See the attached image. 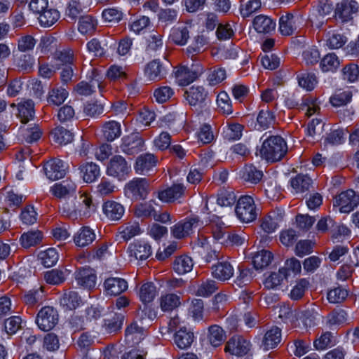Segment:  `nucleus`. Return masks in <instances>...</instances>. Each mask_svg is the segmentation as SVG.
<instances>
[{
    "instance_id": "nucleus-51",
    "label": "nucleus",
    "mask_w": 359,
    "mask_h": 359,
    "mask_svg": "<svg viewBox=\"0 0 359 359\" xmlns=\"http://www.w3.org/2000/svg\"><path fill=\"white\" fill-rule=\"evenodd\" d=\"M157 294L156 287L153 283L149 282L143 284L140 290V300L144 303H149L154 300Z\"/></svg>"
},
{
    "instance_id": "nucleus-48",
    "label": "nucleus",
    "mask_w": 359,
    "mask_h": 359,
    "mask_svg": "<svg viewBox=\"0 0 359 359\" xmlns=\"http://www.w3.org/2000/svg\"><path fill=\"white\" fill-rule=\"evenodd\" d=\"M273 259L271 252L262 250L252 257V263L256 269H262L269 265Z\"/></svg>"
},
{
    "instance_id": "nucleus-29",
    "label": "nucleus",
    "mask_w": 359,
    "mask_h": 359,
    "mask_svg": "<svg viewBox=\"0 0 359 359\" xmlns=\"http://www.w3.org/2000/svg\"><path fill=\"white\" fill-rule=\"evenodd\" d=\"M212 274L219 280H229L233 274V268L228 262H218L212 266Z\"/></svg>"
},
{
    "instance_id": "nucleus-34",
    "label": "nucleus",
    "mask_w": 359,
    "mask_h": 359,
    "mask_svg": "<svg viewBox=\"0 0 359 359\" xmlns=\"http://www.w3.org/2000/svg\"><path fill=\"white\" fill-rule=\"evenodd\" d=\"M159 302L160 307L164 312L172 311L181 304L180 297L173 293L162 295Z\"/></svg>"
},
{
    "instance_id": "nucleus-59",
    "label": "nucleus",
    "mask_w": 359,
    "mask_h": 359,
    "mask_svg": "<svg viewBox=\"0 0 359 359\" xmlns=\"http://www.w3.org/2000/svg\"><path fill=\"white\" fill-rule=\"evenodd\" d=\"M36 40L31 35L22 36L18 40V50L21 53H29L36 45Z\"/></svg>"
},
{
    "instance_id": "nucleus-5",
    "label": "nucleus",
    "mask_w": 359,
    "mask_h": 359,
    "mask_svg": "<svg viewBox=\"0 0 359 359\" xmlns=\"http://www.w3.org/2000/svg\"><path fill=\"white\" fill-rule=\"evenodd\" d=\"M171 67L172 65L166 59L163 62L155 59L145 66L144 75L149 81H158L165 76L168 70Z\"/></svg>"
},
{
    "instance_id": "nucleus-52",
    "label": "nucleus",
    "mask_w": 359,
    "mask_h": 359,
    "mask_svg": "<svg viewBox=\"0 0 359 359\" xmlns=\"http://www.w3.org/2000/svg\"><path fill=\"white\" fill-rule=\"evenodd\" d=\"M347 320V313L343 309H336L332 311L327 316V325L329 327L338 326Z\"/></svg>"
},
{
    "instance_id": "nucleus-33",
    "label": "nucleus",
    "mask_w": 359,
    "mask_h": 359,
    "mask_svg": "<svg viewBox=\"0 0 359 359\" xmlns=\"http://www.w3.org/2000/svg\"><path fill=\"white\" fill-rule=\"evenodd\" d=\"M95 238L94 231L88 226L82 227L74 236V241L79 247L90 244Z\"/></svg>"
},
{
    "instance_id": "nucleus-14",
    "label": "nucleus",
    "mask_w": 359,
    "mask_h": 359,
    "mask_svg": "<svg viewBox=\"0 0 359 359\" xmlns=\"http://www.w3.org/2000/svg\"><path fill=\"white\" fill-rule=\"evenodd\" d=\"M35 64V59L29 53H20L13 54V66L15 70L22 74L32 72Z\"/></svg>"
},
{
    "instance_id": "nucleus-12",
    "label": "nucleus",
    "mask_w": 359,
    "mask_h": 359,
    "mask_svg": "<svg viewBox=\"0 0 359 359\" xmlns=\"http://www.w3.org/2000/svg\"><path fill=\"white\" fill-rule=\"evenodd\" d=\"M202 73V68L198 65L191 67L181 66L175 72V78L180 86H187L196 79Z\"/></svg>"
},
{
    "instance_id": "nucleus-9",
    "label": "nucleus",
    "mask_w": 359,
    "mask_h": 359,
    "mask_svg": "<svg viewBox=\"0 0 359 359\" xmlns=\"http://www.w3.org/2000/svg\"><path fill=\"white\" fill-rule=\"evenodd\" d=\"M58 322L57 311L51 306L42 308L36 316V323L43 331L53 329Z\"/></svg>"
},
{
    "instance_id": "nucleus-21",
    "label": "nucleus",
    "mask_w": 359,
    "mask_h": 359,
    "mask_svg": "<svg viewBox=\"0 0 359 359\" xmlns=\"http://www.w3.org/2000/svg\"><path fill=\"white\" fill-rule=\"evenodd\" d=\"M123 320L122 313L111 312L104 320L103 328L108 334H116L121 330Z\"/></svg>"
},
{
    "instance_id": "nucleus-10",
    "label": "nucleus",
    "mask_w": 359,
    "mask_h": 359,
    "mask_svg": "<svg viewBox=\"0 0 359 359\" xmlns=\"http://www.w3.org/2000/svg\"><path fill=\"white\" fill-rule=\"evenodd\" d=\"M359 12V3L355 0H344L337 4L335 10L336 16L341 22H348L356 17Z\"/></svg>"
},
{
    "instance_id": "nucleus-13",
    "label": "nucleus",
    "mask_w": 359,
    "mask_h": 359,
    "mask_svg": "<svg viewBox=\"0 0 359 359\" xmlns=\"http://www.w3.org/2000/svg\"><path fill=\"white\" fill-rule=\"evenodd\" d=\"M250 342L242 336L232 337L227 341L224 351L231 355L242 356L248 353L250 350Z\"/></svg>"
},
{
    "instance_id": "nucleus-18",
    "label": "nucleus",
    "mask_w": 359,
    "mask_h": 359,
    "mask_svg": "<svg viewBox=\"0 0 359 359\" xmlns=\"http://www.w3.org/2000/svg\"><path fill=\"white\" fill-rule=\"evenodd\" d=\"M282 341V333L281 330L276 327H272L268 330L263 338L262 341V347L264 350H269L275 348L280 344Z\"/></svg>"
},
{
    "instance_id": "nucleus-3",
    "label": "nucleus",
    "mask_w": 359,
    "mask_h": 359,
    "mask_svg": "<svg viewBox=\"0 0 359 359\" xmlns=\"http://www.w3.org/2000/svg\"><path fill=\"white\" fill-rule=\"evenodd\" d=\"M254 199L250 196H243L237 201L235 212L237 217L243 222L255 221L258 215Z\"/></svg>"
},
{
    "instance_id": "nucleus-61",
    "label": "nucleus",
    "mask_w": 359,
    "mask_h": 359,
    "mask_svg": "<svg viewBox=\"0 0 359 359\" xmlns=\"http://www.w3.org/2000/svg\"><path fill=\"white\" fill-rule=\"evenodd\" d=\"M257 121L260 127L267 128L275 122V116L268 109L259 111Z\"/></svg>"
},
{
    "instance_id": "nucleus-19",
    "label": "nucleus",
    "mask_w": 359,
    "mask_h": 359,
    "mask_svg": "<svg viewBox=\"0 0 359 359\" xmlns=\"http://www.w3.org/2000/svg\"><path fill=\"white\" fill-rule=\"evenodd\" d=\"M74 201L79 216L88 217L92 212H95V205L92 202L91 197L86 194H79L75 197Z\"/></svg>"
},
{
    "instance_id": "nucleus-17",
    "label": "nucleus",
    "mask_w": 359,
    "mask_h": 359,
    "mask_svg": "<svg viewBox=\"0 0 359 359\" xmlns=\"http://www.w3.org/2000/svg\"><path fill=\"white\" fill-rule=\"evenodd\" d=\"M157 161L156 157L152 154H141L136 159L135 169L138 173L148 175L156 167Z\"/></svg>"
},
{
    "instance_id": "nucleus-27",
    "label": "nucleus",
    "mask_w": 359,
    "mask_h": 359,
    "mask_svg": "<svg viewBox=\"0 0 359 359\" xmlns=\"http://www.w3.org/2000/svg\"><path fill=\"white\" fill-rule=\"evenodd\" d=\"M104 288L108 294L118 295L128 288L127 282L121 278H109L105 280Z\"/></svg>"
},
{
    "instance_id": "nucleus-7",
    "label": "nucleus",
    "mask_w": 359,
    "mask_h": 359,
    "mask_svg": "<svg viewBox=\"0 0 359 359\" xmlns=\"http://www.w3.org/2000/svg\"><path fill=\"white\" fill-rule=\"evenodd\" d=\"M359 203V195L349 189L343 191L334 198V206H339V211L344 213H348L352 211Z\"/></svg>"
},
{
    "instance_id": "nucleus-4",
    "label": "nucleus",
    "mask_w": 359,
    "mask_h": 359,
    "mask_svg": "<svg viewBox=\"0 0 359 359\" xmlns=\"http://www.w3.org/2000/svg\"><path fill=\"white\" fill-rule=\"evenodd\" d=\"M125 194L135 201L144 200L149 191V182L145 178H134L125 186Z\"/></svg>"
},
{
    "instance_id": "nucleus-2",
    "label": "nucleus",
    "mask_w": 359,
    "mask_h": 359,
    "mask_svg": "<svg viewBox=\"0 0 359 359\" xmlns=\"http://www.w3.org/2000/svg\"><path fill=\"white\" fill-rule=\"evenodd\" d=\"M185 99L192 109L198 113L202 112L210 102L208 92L200 86H193L184 93Z\"/></svg>"
},
{
    "instance_id": "nucleus-50",
    "label": "nucleus",
    "mask_w": 359,
    "mask_h": 359,
    "mask_svg": "<svg viewBox=\"0 0 359 359\" xmlns=\"http://www.w3.org/2000/svg\"><path fill=\"white\" fill-rule=\"evenodd\" d=\"M351 97L352 93L349 90H343L339 89L331 96L330 102L334 107H341L349 102Z\"/></svg>"
},
{
    "instance_id": "nucleus-55",
    "label": "nucleus",
    "mask_w": 359,
    "mask_h": 359,
    "mask_svg": "<svg viewBox=\"0 0 359 359\" xmlns=\"http://www.w3.org/2000/svg\"><path fill=\"white\" fill-rule=\"evenodd\" d=\"M39 257L45 267H51L57 263L59 256L55 248H49L41 252Z\"/></svg>"
},
{
    "instance_id": "nucleus-58",
    "label": "nucleus",
    "mask_w": 359,
    "mask_h": 359,
    "mask_svg": "<svg viewBox=\"0 0 359 359\" xmlns=\"http://www.w3.org/2000/svg\"><path fill=\"white\" fill-rule=\"evenodd\" d=\"M54 58L59 62L56 65L57 66L73 65L74 54L72 50H57Z\"/></svg>"
},
{
    "instance_id": "nucleus-30",
    "label": "nucleus",
    "mask_w": 359,
    "mask_h": 359,
    "mask_svg": "<svg viewBox=\"0 0 359 359\" xmlns=\"http://www.w3.org/2000/svg\"><path fill=\"white\" fill-rule=\"evenodd\" d=\"M78 284L91 288L95 285L96 276L90 268H82L76 271L75 275Z\"/></svg>"
},
{
    "instance_id": "nucleus-41",
    "label": "nucleus",
    "mask_w": 359,
    "mask_h": 359,
    "mask_svg": "<svg viewBox=\"0 0 359 359\" xmlns=\"http://www.w3.org/2000/svg\"><path fill=\"white\" fill-rule=\"evenodd\" d=\"M172 41L180 46L184 45L189 38L188 27L184 25H179L172 28L170 35Z\"/></svg>"
},
{
    "instance_id": "nucleus-35",
    "label": "nucleus",
    "mask_w": 359,
    "mask_h": 359,
    "mask_svg": "<svg viewBox=\"0 0 359 359\" xmlns=\"http://www.w3.org/2000/svg\"><path fill=\"white\" fill-rule=\"evenodd\" d=\"M241 175L244 181L252 184H257L263 177V172L258 170L253 165H246L241 170Z\"/></svg>"
},
{
    "instance_id": "nucleus-31",
    "label": "nucleus",
    "mask_w": 359,
    "mask_h": 359,
    "mask_svg": "<svg viewBox=\"0 0 359 359\" xmlns=\"http://www.w3.org/2000/svg\"><path fill=\"white\" fill-rule=\"evenodd\" d=\"M290 184L297 194H303L312 187V180L308 175L299 174L291 179Z\"/></svg>"
},
{
    "instance_id": "nucleus-43",
    "label": "nucleus",
    "mask_w": 359,
    "mask_h": 359,
    "mask_svg": "<svg viewBox=\"0 0 359 359\" xmlns=\"http://www.w3.org/2000/svg\"><path fill=\"white\" fill-rule=\"evenodd\" d=\"M102 132L105 139L111 142L121 135V124L115 121L106 122L102 126Z\"/></svg>"
},
{
    "instance_id": "nucleus-36",
    "label": "nucleus",
    "mask_w": 359,
    "mask_h": 359,
    "mask_svg": "<svg viewBox=\"0 0 359 359\" xmlns=\"http://www.w3.org/2000/svg\"><path fill=\"white\" fill-rule=\"evenodd\" d=\"M18 116L23 123H27L34 116V103L31 100L18 104Z\"/></svg>"
},
{
    "instance_id": "nucleus-47",
    "label": "nucleus",
    "mask_w": 359,
    "mask_h": 359,
    "mask_svg": "<svg viewBox=\"0 0 359 359\" xmlns=\"http://www.w3.org/2000/svg\"><path fill=\"white\" fill-rule=\"evenodd\" d=\"M69 273V271L67 269H52L45 273L44 278L49 284L59 285L66 280Z\"/></svg>"
},
{
    "instance_id": "nucleus-44",
    "label": "nucleus",
    "mask_w": 359,
    "mask_h": 359,
    "mask_svg": "<svg viewBox=\"0 0 359 359\" xmlns=\"http://www.w3.org/2000/svg\"><path fill=\"white\" fill-rule=\"evenodd\" d=\"M225 339V332L221 327L217 325L209 327L208 339L212 346L215 347L220 346Z\"/></svg>"
},
{
    "instance_id": "nucleus-37",
    "label": "nucleus",
    "mask_w": 359,
    "mask_h": 359,
    "mask_svg": "<svg viewBox=\"0 0 359 359\" xmlns=\"http://www.w3.org/2000/svg\"><path fill=\"white\" fill-rule=\"evenodd\" d=\"M41 135L42 130L36 124H34L32 127L28 126L20 129V135L22 141L27 144H32L38 141L41 138Z\"/></svg>"
},
{
    "instance_id": "nucleus-22",
    "label": "nucleus",
    "mask_w": 359,
    "mask_h": 359,
    "mask_svg": "<svg viewBox=\"0 0 359 359\" xmlns=\"http://www.w3.org/2000/svg\"><path fill=\"white\" fill-rule=\"evenodd\" d=\"M103 212L105 216L111 221H118L124 215V207L119 203L108 201L103 204Z\"/></svg>"
},
{
    "instance_id": "nucleus-15",
    "label": "nucleus",
    "mask_w": 359,
    "mask_h": 359,
    "mask_svg": "<svg viewBox=\"0 0 359 359\" xmlns=\"http://www.w3.org/2000/svg\"><path fill=\"white\" fill-rule=\"evenodd\" d=\"M302 18L299 15L286 13L279 20V30L283 35H292L302 22Z\"/></svg>"
},
{
    "instance_id": "nucleus-39",
    "label": "nucleus",
    "mask_w": 359,
    "mask_h": 359,
    "mask_svg": "<svg viewBox=\"0 0 359 359\" xmlns=\"http://www.w3.org/2000/svg\"><path fill=\"white\" fill-rule=\"evenodd\" d=\"M194 266L192 259L187 255L180 256L175 258L173 262V270L179 275L190 272Z\"/></svg>"
},
{
    "instance_id": "nucleus-1",
    "label": "nucleus",
    "mask_w": 359,
    "mask_h": 359,
    "mask_svg": "<svg viewBox=\"0 0 359 359\" xmlns=\"http://www.w3.org/2000/svg\"><path fill=\"white\" fill-rule=\"evenodd\" d=\"M287 151V146L280 136H270L262 143L259 149L261 157L267 161L276 162L281 160Z\"/></svg>"
},
{
    "instance_id": "nucleus-45",
    "label": "nucleus",
    "mask_w": 359,
    "mask_h": 359,
    "mask_svg": "<svg viewBox=\"0 0 359 359\" xmlns=\"http://www.w3.org/2000/svg\"><path fill=\"white\" fill-rule=\"evenodd\" d=\"M54 142L60 145H66L73 140V134L63 127H57L51 132Z\"/></svg>"
},
{
    "instance_id": "nucleus-63",
    "label": "nucleus",
    "mask_w": 359,
    "mask_h": 359,
    "mask_svg": "<svg viewBox=\"0 0 359 359\" xmlns=\"http://www.w3.org/2000/svg\"><path fill=\"white\" fill-rule=\"evenodd\" d=\"M260 0H249L247 2H243L241 5L240 11L243 18L249 17L254 12L257 11L261 7Z\"/></svg>"
},
{
    "instance_id": "nucleus-32",
    "label": "nucleus",
    "mask_w": 359,
    "mask_h": 359,
    "mask_svg": "<svg viewBox=\"0 0 359 359\" xmlns=\"http://www.w3.org/2000/svg\"><path fill=\"white\" fill-rule=\"evenodd\" d=\"M253 25L257 32L263 34L270 33L276 27V23L273 20L263 15L255 18Z\"/></svg>"
},
{
    "instance_id": "nucleus-26",
    "label": "nucleus",
    "mask_w": 359,
    "mask_h": 359,
    "mask_svg": "<svg viewBox=\"0 0 359 359\" xmlns=\"http://www.w3.org/2000/svg\"><path fill=\"white\" fill-rule=\"evenodd\" d=\"M128 251L130 255L137 260H145L151 255V245L145 242L130 244Z\"/></svg>"
},
{
    "instance_id": "nucleus-46",
    "label": "nucleus",
    "mask_w": 359,
    "mask_h": 359,
    "mask_svg": "<svg viewBox=\"0 0 359 359\" xmlns=\"http://www.w3.org/2000/svg\"><path fill=\"white\" fill-rule=\"evenodd\" d=\"M67 91L61 87H54L49 90L47 102L49 104L59 106L62 104L67 97Z\"/></svg>"
},
{
    "instance_id": "nucleus-54",
    "label": "nucleus",
    "mask_w": 359,
    "mask_h": 359,
    "mask_svg": "<svg viewBox=\"0 0 359 359\" xmlns=\"http://www.w3.org/2000/svg\"><path fill=\"white\" fill-rule=\"evenodd\" d=\"M339 60L334 53L326 55L320 61V68L323 72H334L339 66Z\"/></svg>"
},
{
    "instance_id": "nucleus-8",
    "label": "nucleus",
    "mask_w": 359,
    "mask_h": 359,
    "mask_svg": "<svg viewBox=\"0 0 359 359\" xmlns=\"http://www.w3.org/2000/svg\"><path fill=\"white\" fill-rule=\"evenodd\" d=\"M88 79V81H81L75 86L74 90L78 94L88 96L95 92L97 89L102 90V76L97 70L93 69Z\"/></svg>"
},
{
    "instance_id": "nucleus-16",
    "label": "nucleus",
    "mask_w": 359,
    "mask_h": 359,
    "mask_svg": "<svg viewBox=\"0 0 359 359\" xmlns=\"http://www.w3.org/2000/svg\"><path fill=\"white\" fill-rule=\"evenodd\" d=\"M45 174L50 180L62 178L66 174V167L63 161L59 158H52L44 164Z\"/></svg>"
},
{
    "instance_id": "nucleus-64",
    "label": "nucleus",
    "mask_w": 359,
    "mask_h": 359,
    "mask_svg": "<svg viewBox=\"0 0 359 359\" xmlns=\"http://www.w3.org/2000/svg\"><path fill=\"white\" fill-rule=\"evenodd\" d=\"M343 79L348 82H354L359 77V68L357 65L349 64L346 65L342 69Z\"/></svg>"
},
{
    "instance_id": "nucleus-24",
    "label": "nucleus",
    "mask_w": 359,
    "mask_h": 359,
    "mask_svg": "<svg viewBox=\"0 0 359 359\" xmlns=\"http://www.w3.org/2000/svg\"><path fill=\"white\" fill-rule=\"evenodd\" d=\"M76 190V184L70 180H67L55 184L50 191L55 196L61 198L73 195Z\"/></svg>"
},
{
    "instance_id": "nucleus-28",
    "label": "nucleus",
    "mask_w": 359,
    "mask_h": 359,
    "mask_svg": "<svg viewBox=\"0 0 359 359\" xmlns=\"http://www.w3.org/2000/svg\"><path fill=\"white\" fill-rule=\"evenodd\" d=\"M194 339V333L185 327H181L174 334V342L180 349H185L190 347Z\"/></svg>"
},
{
    "instance_id": "nucleus-57",
    "label": "nucleus",
    "mask_w": 359,
    "mask_h": 359,
    "mask_svg": "<svg viewBox=\"0 0 359 359\" xmlns=\"http://www.w3.org/2000/svg\"><path fill=\"white\" fill-rule=\"evenodd\" d=\"M42 287L29 290L23 296V302L29 306H34L41 302L43 299Z\"/></svg>"
},
{
    "instance_id": "nucleus-49",
    "label": "nucleus",
    "mask_w": 359,
    "mask_h": 359,
    "mask_svg": "<svg viewBox=\"0 0 359 359\" xmlns=\"http://www.w3.org/2000/svg\"><path fill=\"white\" fill-rule=\"evenodd\" d=\"M287 278L286 269H280L278 272H272L264 280V285L267 289H274Z\"/></svg>"
},
{
    "instance_id": "nucleus-23",
    "label": "nucleus",
    "mask_w": 359,
    "mask_h": 359,
    "mask_svg": "<svg viewBox=\"0 0 359 359\" xmlns=\"http://www.w3.org/2000/svg\"><path fill=\"white\" fill-rule=\"evenodd\" d=\"M326 46L330 49H339L342 48L347 42V37L336 30H328L324 34Z\"/></svg>"
},
{
    "instance_id": "nucleus-25",
    "label": "nucleus",
    "mask_w": 359,
    "mask_h": 359,
    "mask_svg": "<svg viewBox=\"0 0 359 359\" xmlns=\"http://www.w3.org/2000/svg\"><path fill=\"white\" fill-rule=\"evenodd\" d=\"M79 170L83 181L87 183L95 181L100 175V167L93 162L81 164Z\"/></svg>"
},
{
    "instance_id": "nucleus-42",
    "label": "nucleus",
    "mask_w": 359,
    "mask_h": 359,
    "mask_svg": "<svg viewBox=\"0 0 359 359\" xmlns=\"http://www.w3.org/2000/svg\"><path fill=\"white\" fill-rule=\"evenodd\" d=\"M81 303V299L75 291H68L64 293L60 299V304L66 310L75 309Z\"/></svg>"
},
{
    "instance_id": "nucleus-20",
    "label": "nucleus",
    "mask_w": 359,
    "mask_h": 359,
    "mask_svg": "<svg viewBox=\"0 0 359 359\" xmlns=\"http://www.w3.org/2000/svg\"><path fill=\"white\" fill-rule=\"evenodd\" d=\"M185 189L182 184H175L170 187L159 191L158 198L163 202L172 203L184 195Z\"/></svg>"
},
{
    "instance_id": "nucleus-60",
    "label": "nucleus",
    "mask_w": 359,
    "mask_h": 359,
    "mask_svg": "<svg viewBox=\"0 0 359 359\" xmlns=\"http://www.w3.org/2000/svg\"><path fill=\"white\" fill-rule=\"evenodd\" d=\"M97 21L92 16L86 15L79 19V30L82 34L93 32L96 27Z\"/></svg>"
},
{
    "instance_id": "nucleus-53",
    "label": "nucleus",
    "mask_w": 359,
    "mask_h": 359,
    "mask_svg": "<svg viewBox=\"0 0 359 359\" xmlns=\"http://www.w3.org/2000/svg\"><path fill=\"white\" fill-rule=\"evenodd\" d=\"M236 201V196L231 190L222 189L217 194V203L222 207L233 205Z\"/></svg>"
},
{
    "instance_id": "nucleus-6",
    "label": "nucleus",
    "mask_w": 359,
    "mask_h": 359,
    "mask_svg": "<svg viewBox=\"0 0 359 359\" xmlns=\"http://www.w3.org/2000/svg\"><path fill=\"white\" fill-rule=\"evenodd\" d=\"M130 171V165L120 155L114 156L107 166V174L118 180L123 179Z\"/></svg>"
},
{
    "instance_id": "nucleus-62",
    "label": "nucleus",
    "mask_w": 359,
    "mask_h": 359,
    "mask_svg": "<svg viewBox=\"0 0 359 359\" xmlns=\"http://www.w3.org/2000/svg\"><path fill=\"white\" fill-rule=\"evenodd\" d=\"M217 289L218 286L215 280H207L198 286L196 294L201 297H208L214 293Z\"/></svg>"
},
{
    "instance_id": "nucleus-40",
    "label": "nucleus",
    "mask_w": 359,
    "mask_h": 359,
    "mask_svg": "<svg viewBox=\"0 0 359 359\" xmlns=\"http://www.w3.org/2000/svg\"><path fill=\"white\" fill-rule=\"evenodd\" d=\"M59 18L60 13L58 11L50 6L43 11L38 17L41 25L43 27L52 26Z\"/></svg>"
},
{
    "instance_id": "nucleus-56",
    "label": "nucleus",
    "mask_w": 359,
    "mask_h": 359,
    "mask_svg": "<svg viewBox=\"0 0 359 359\" xmlns=\"http://www.w3.org/2000/svg\"><path fill=\"white\" fill-rule=\"evenodd\" d=\"M299 86L308 91L312 90L317 83V78L313 73H302L297 76Z\"/></svg>"
},
{
    "instance_id": "nucleus-38",
    "label": "nucleus",
    "mask_w": 359,
    "mask_h": 359,
    "mask_svg": "<svg viewBox=\"0 0 359 359\" xmlns=\"http://www.w3.org/2000/svg\"><path fill=\"white\" fill-rule=\"evenodd\" d=\"M43 239V233L40 231H29L22 234L20 241L25 248H29L39 245Z\"/></svg>"
},
{
    "instance_id": "nucleus-11",
    "label": "nucleus",
    "mask_w": 359,
    "mask_h": 359,
    "mask_svg": "<svg viewBox=\"0 0 359 359\" xmlns=\"http://www.w3.org/2000/svg\"><path fill=\"white\" fill-rule=\"evenodd\" d=\"M144 143V140L139 133H132L122 138L120 148L125 154L133 155L142 149Z\"/></svg>"
}]
</instances>
